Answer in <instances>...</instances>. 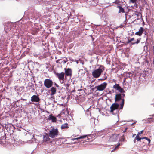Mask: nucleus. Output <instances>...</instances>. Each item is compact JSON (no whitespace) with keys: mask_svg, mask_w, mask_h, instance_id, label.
I'll list each match as a JSON object with an SVG mask.
<instances>
[{"mask_svg":"<svg viewBox=\"0 0 154 154\" xmlns=\"http://www.w3.org/2000/svg\"><path fill=\"white\" fill-rule=\"evenodd\" d=\"M99 67L92 72V75L94 78H98L101 75L105 69V67L102 65H99Z\"/></svg>","mask_w":154,"mask_h":154,"instance_id":"nucleus-1","label":"nucleus"},{"mask_svg":"<svg viewBox=\"0 0 154 154\" xmlns=\"http://www.w3.org/2000/svg\"><path fill=\"white\" fill-rule=\"evenodd\" d=\"M125 97V95L124 94H117L116 95L115 98V101L116 102L119 101L122 99V102L120 104V109H122L123 107L124 104L125 100L123 98Z\"/></svg>","mask_w":154,"mask_h":154,"instance_id":"nucleus-2","label":"nucleus"},{"mask_svg":"<svg viewBox=\"0 0 154 154\" xmlns=\"http://www.w3.org/2000/svg\"><path fill=\"white\" fill-rule=\"evenodd\" d=\"M119 106V104L116 103L112 104L111 107L110 112L113 114H116L119 111V109H118Z\"/></svg>","mask_w":154,"mask_h":154,"instance_id":"nucleus-3","label":"nucleus"},{"mask_svg":"<svg viewBox=\"0 0 154 154\" xmlns=\"http://www.w3.org/2000/svg\"><path fill=\"white\" fill-rule=\"evenodd\" d=\"M59 132L57 129L53 128L50 131L49 135L50 137L54 138L56 137Z\"/></svg>","mask_w":154,"mask_h":154,"instance_id":"nucleus-4","label":"nucleus"},{"mask_svg":"<svg viewBox=\"0 0 154 154\" xmlns=\"http://www.w3.org/2000/svg\"><path fill=\"white\" fill-rule=\"evenodd\" d=\"M107 85V83L106 82H104L97 86H95V88L97 89L99 91H102L106 88Z\"/></svg>","mask_w":154,"mask_h":154,"instance_id":"nucleus-5","label":"nucleus"},{"mask_svg":"<svg viewBox=\"0 0 154 154\" xmlns=\"http://www.w3.org/2000/svg\"><path fill=\"white\" fill-rule=\"evenodd\" d=\"M53 82L51 79H46L44 82V85L47 88H51L52 86Z\"/></svg>","mask_w":154,"mask_h":154,"instance_id":"nucleus-6","label":"nucleus"},{"mask_svg":"<svg viewBox=\"0 0 154 154\" xmlns=\"http://www.w3.org/2000/svg\"><path fill=\"white\" fill-rule=\"evenodd\" d=\"M65 77L66 78V76H69L71 78L72 75V70L70 68H65Z\"/></svg>","mask_w":154,"mask_h":154,"instance_id":"nucleus-7","label":"nucleus"},{"mask_svg":"<svg viewBox=\"0 0 154 154\" xmlns=\"http://www.w3.org/2000/svg\"><path fill=\"white\" fill-rule=\"evenodd\" d=\"M40 100V98L38 95H34L31 97V100L32 102H38Z\"/></svg>","mask_w":154,"mask_h":154,"instance_id":"nucleus-8","label":"nucleus"},{"mask_svg":"<svg viewBox=\"0 0 154 154\" xmlns=\"http://www.w3.org/2000/svg\"><path fill=\"white\" fill-rule=\"evenodd\" d=\"M119 138V135L114 134L110 138L109 140L111 141H116Z\"/></svg>","mask_w":154,"mask_h":154,"instance_id":"nucleus-9","label":"nucleus"},{"mask_svg":"<svg viewBox=\"0 0 154 154\" xmlns=\"http://www.w3.org/2000/svg\"><path fill=\"white\" fill-rule=\"evenodd\" d=\"M143 131L142 130L140 131V133L139 132L137 134L135 137L134 139V143H135L136 140H137V141H141V138H140V137H139V134H142Z\"/></svg>","mask_w":154,"mask_h":154,"instance_id":"nucleus-10","label":"nucleus"},{"mask_svg":"<svg viewBox=\"0 0 154 154\" xmlns=\"http://www.w3.org/2000/svg\"><path fill=\"white\" fill-rule=\"evenodd\" d=\"M144 31V29L143 28L141 27L139 29V31L136 32L135 33V34L140 36L142 35V34L143 33Z\"/></svg>","mask_w":154,"mask_h":154,"instance_id":"nucleus-11","label":"nucleus"},{"mask_svg":"<svg viewBox=\"0 0 154 154\" xmlns=\"http://www.w3.org/2000/svg\"><path fill=\"white\" fill-rule=\"evenodd\" d=\"M65 75V73L63 72L57 74V76L59 79H63Z\"/></svg>","mask_w":154,"mask_h":154,"instance_id":"nucleus-12","label":"nucleus"},{"mask_svg":"<svg viewBox=\"0 0 154 154\" xmlns=\"http://www.w3.org/2000/svg\"><path fill=\"white\" fill-rule=\"evenodd\" d=\"M50 91L51 93L50 94V95L52 96L55 94L56 93V88L54 87H52L51 88Z\"/></svg>","mask_w":154,"mask_h":154,"instance_id":"nucleus-13","label":"nucleus"},{"mask_svg":"<svg viewBox=\"0 0 154 154\" xmlns=\"http://www.w3.org/2000/svg\"><path fill=\"white\" fill-rule=\"evenodd\" d=\"M50 139L49 137V136L46 134L45 135H43V140L45 141H49Z\"/></svg>","mask_w":154,"mask_h":154,"instance_id":"nucleus-14","label":"nucleus"},{"mask_svg":"<svg viewBox=\"0 0 154 154\" xmlns=\"http://www.w3.org/2000/svg\"><path fill=\"white\" fill-rule=\"evenodd\" d=\"M117 8L119 9V13H120L121 12L124 13V9L122 8L121 6H118Z\"/></svg>","mask_w":154,"mask_h":154,"instance_id":"nucleus-15","label":"nucleus"},{"mask_svg":"<svg viewBox=\"0 0 154 154\" xmlns=\"http://www.w3.org/2000/svg\"><path fill=\"white\" fill-rule=\"evenodd\" d=\"M48 119L49 120H51L53 122L55 121L56 120V118L53 116L52 115L49 116Z\"/></svg>","mask_w":154,"mask_h":154,"instance_id":"nucleus-16","label":"nucleus"},{"mask_svg":"<svg viewBox=\"0 0 154 154\" xmlns=\"http://www.w3.org/2000/svg\"><path fill=\"white\" fill-rule=\"evenodd\" d=\"M61 128L62 129L68 128H69L68 124L66 123L63 124L61 125Z\"/></svg>","mask_w":154,"mask_h":154,"instance_id":"nucleus-17","label":"nucleus"},{"mask_svg":"<svg viewBox=\"0 0 154 154\" xmlns=\"http://www.w3.org/2000/svg\"><path fill=\"white\" fill-rule=\"evenodd\" d=\"M120 87V86L118 84H116L113 86V88L116 90H118Z\"/></svg>","mask_w":154,"mask_h":154,"instance_id":"nucleus-18","label":"nucleus"},{"mask_svg":"<svg viewBox=\"0 0 154 154\" xmlns=\"http://www.w3.org/2000/svg\"><path fill=\"white\" fill-rule=\"evenodd\" d=\"M140 38L137 39V41H136V42L135 41L134 42H131V44L132 45H133L135 44H138V43H139L140 42Z\"/></svg>","mask_w":154,"mask_h":154,"instance_id":"nucleus-19","label":"nucleus"},{"mask_svg":"<svg viewBox=\"0 0 154 154\" xmlns=\"http://www.w3.org/2000/svg\"><path fill=\"white\" fill-rule=\"evenodd\" d=\"M126 76L127 77L130 78L132 76V75L130 72H128L126 73Z\"/></svg>","mask_w":154,"mask_h":154,"instance_id":"nucleus-20","label":"nucleus"},{"mask_svg":"<svg viewBox=\"0 0 154 154\" xmlns=\"http://www.w3.org/2000/svg\"><path fill=\"white\" fill-rule=\"evenodd\" d=\"M118 91L121 93H125V91H124V89L121 87L119 88V89Z\"/></svg>","mask_w":154,"mask_h":154,"instance_id":"nucleus-21","label":"nucleus"},{"mask_svg":"<svg viewBox=\"0 0 154 154\" xmlns=\"http://www.w3.org/2000/svg\"><path fill=\"white\" fill-rule=\"evenodd\" d=\"M105 74H106V73H105L104 74V77H103L102 78L99 79L98 80H106L107 79V77L105 75Z\"/></svg>","mask_w":154,"mask_h":154,"instance_id":"nucleus-22","label":"nucleus"},{"mask_svg":"<svg viewBox=\"0 0 154 154\" xmlns=\"http://www.w3.org/2000/svg\"><path fill=\"white\" fill-rule=\"evenodd\" d=\"M87 136V135H85L82 136H80L79 137L77 138L76 139H75V140L77 139L78 140H79V139H82L85 138Z\"/></svg>","mask_w":154,"mask_h":154,"instance_id":"nucleus-23","label":"nucleus"},{"mask_svg":"<svg viewBox=\"0 0 154 154\" xmlns=\"http://www.w3.org/2000/svg\"><path fill=\"white\" fill-rule=\"evenodd\" d=\"M63 60L61 59H58L56 60V62L57 63H63Z\"/></svg>","mask_w":154,"mask_h":154,"instance_id":"nucleus-24","label":"nucleus"},{"mask_svg":"<svg viewBox=\"0 0 154 154\" xmlns=\"http://www.w3.org/2000/svg\"><path fill=\"white\" fill-rule=\"evenodd\" d=\"M134 40V38H131L130 39H128V41L127 42V43H129L131 42V41H133Z\"/></svg>","mask_w":154,"mask_h":154,"instance_id":"nucleus-25","label":"nucleus"},{"mask_svg":"<svg viewBox=\"0 0 154 154\" xmlns=\"http://www.w3.org/2000/svg\"><path fill=\"white\" fill-rule=\"evenodd\" d=\"M119 145H120V144H118L117 146H116V147H115V148L113 149L111 151V152H114V150H115L116 148H117L118 147V146H119Z\"/></svg>","mask_w":154,"mask_h":154,"instance_id":"nucleus-26","label":"nucleus"},{"mask_svg":"<svg viewBox=\"0 0 154 154\" xmlns=\"http://www.w3.org/2000/svg\"><path fill=\"white\" fill-rule=\"evenodd\" d=\"M65 87L67 89H68V87L70 85L68 83L66 84H65Z\"/></svg>","mask_w":154,"mask_h":154,"instance_id":"nucleus-27","label":"nucleus"},{"mask_svg":"<svg viewBox=\"0 0 154 154\" xmlns=\"http://www.w3.org/2000/svg\"><path fill=\"white\" fill-rule=\"evenodd\" d=\"M130 2L133 3H135L137 1V0H130Z\"/></svg>","mask_w":154,"mask_h":154,"instance_id":"nucleus-28","label":"nucleus"},{"mask_svg":"<svg viewBox=\"0 0 154 154\" xmlns=\"http://www.w3.org/2000/svg\"><path fill=\"white\" fill-rule=\"evenodd\" d=\"M146 140L148 141V143L149 144L151 141L150 140L147 138V139Z\"/></svg>","mask_w":154,"mask_h":154,"instance_id":"nucleus-29","label":"nucleus"},{"mask_svg":"<svg viewBox=\"0 0 154 154\" xmlns=\"http://www.w3.org/2000/svg\"><path fill=\"white\" fill-rule=\"evenodd\" d=\"M54 85L55 87H56L58 88H59V86L56 83H55Z\"/></svg>","mask_w":154,"mask_h":154,"instance_id":"nucleus-30","label":"nucleus"},{"mask_svg":"<svg viewBox=\"0 0 154 154\" xmlns=\"http://www.w3.org/2000/svg\"><path fill=\"white\" fill-rule=\"evenodd\" d=\"M60 82L61 83H63L64 82V80L63 79H60Z\"/></svg>","mask_w":154,"mask_h":154,"instance_id":"nucleus-31","label":"nucleus"},{"mask_svg":"<svg viewBox=\"0 0 154 154\" xmlns=\"http://www.w3.org/2000/svg\"><path fill=\"white\" fill-rule=\"evenodd\" d=\"M140 138H141V140L143 139H145L146 140L147 139V137H142V138L140 137Z\"/></svg>","mask_w":154,"mask_h":154,"instance_id":"nucleus-32","label":"nucleus"},{"mask_svg":"<svg viewBox=\"0 0 154 154\" xmlns=\"http://www.w3.org/2000/svg\"><path fill=\"white\" fill-rule=\"evenodd\" d=\"M127 128H126L125 129V130L123 132H125L127 130Z\"/></svg>","mask_w":154,"mask_h":154,"instance_id":"nucleus-33","label":"nucleus"},{"mask_svg":"<svg viewBox=\"0 0 154 154\" xmlns=\"http://www.w3.org/2000/svg\"><path fill=\"white\" fill-rule=\"evenodd\" d=\"M63 63H65L67 62L66 61H65V60H63Z\"/></svg>","mask_w":154,"mask_h":154,"instance_id":"nucleus-34","label":"nucleus"},{"mask_svg":"<svg viewBox=\"0 0 154 154\" xmlns=\"http://www.w3.org/2000/svg\"><path fill=\"white\" fill-rule=\"evenodd\" d=\"M51 100H52V99H54V97H53H53H51Z\"/></svg>","mask_w":154,"mask_h":154,"instance_id":"nucleus-35","label":"nucleus"},{"mask_svg":"<svg viewBox=\"0 0 154 154\" xmlns=\"http://www.w3.org/2000/svg\"><path fill=\"white\" fill-rule=\"evenodd\" d=\"M136 122H134L132 124H131V125H133L134 124H135L136 123Z\"/></svg>","mask_w":154,"mask_h":154,"instance_id":"nucleus-36","label":"nucleus"},{"mask_svg":"<svg viewBox=\"0 0 154 154\" xmlns=\"http://www.w3.org/2000/svg\"><path fill=\"white\" fill-rule=\"evenodd\" d=\"M145 31V32H143V33L144 34H145L146 35V31Z\"/></svg>","mask_w":154,"mask_h":154,"instance_id":"nucleus-37","label":"nucleus"},{"mask_svg":"<svg viewBox=\"0 0 154 154\" xmlns=\"http://www.w3.org/2000/svg\"><path fill=\"white\" fill-rule=\"evenodd\" d=\"M115 3H117V1H116L115 2Z\"/></svg>","mask_w":154,"mask_h":154,"instance_id":"nucleus-38","label":"nucleus"},{"mask_svg":"<svg viewBox=\"0 0 154 154\" xmlns=\"http://www.w3.org/2000/svg\"><path fill=\"white\" fill-rule=\"evenodd\" d=\"M152 121L154 122V119H152Z\"/></svg>","mask_w":154,"mask_h":154,"instance_id":"nucleus-39","label":"nucleus"},{"mask_svg":"<svg viewBox=\"0 0 154 154\" xmlns=\"http://www.w3.org/2000/svg\"><path fill=\"white\" fill-rule=\"evenodd\" d=\"M135 135H136V134H134L133 135V137H134V136H135Z\"/></svg>","mask_w":154,"mask_h":154,"instance_id":"nucleus-40","label":"nucleus"},{"mask_svg":"<svg viewBox=\"0 0 154 154\" xmlns=\"http://www.w3.org/2000/svg\"><path fill=\"white\" fill-rule=\"evenodd\" d=\"M146 63H148V61L146 60Z\"/></svg>","mask_w":154,"mask_h":154,"instance_id":"nucleus-41","label":"nucleus"},{"mask_svg":"<svg viewBox=\"0 0 154 154\" xmlns=\"http://www.w3.org/2000/svg\"><path fill=\"white\" fill-rule=\"evenodd\" d=\"M152 119V118H148L147 119L148 120V119Z\"/></svg>","mask_w":154,"mask_h":154,"instance_id":"nucleus-42","label":"nucleus"},{"mask_svg":"<svg viewBox=\"0 0 154 154\" xmlns=\"http://www.w3.org/2000/svg\"><path fill=\"white\" fill-rule=\"evenodd\" d=\"M153 116H154V114L152 115Z\"/></svg>","mask_w":154,"mask_h":154,"instance_id":"nucleus-43","label":"nucleus"},{"mask_svg":"<svg viewBox=\"0 0 154 154\" xmlns=\"http://www.w3.org/2000/svg\"><path fill=\"white\" fill-rule=\"evenodd\" d=\"M152 105H153V106L154 107V104H152Z\"/></svg>","mask_w":154,"mask_h":154,"instance_id":"nucleus-44","label":"nucleus"},{"mask_svg":"<svg viewBox=\"0 0 154 154\" xmlns=\"http://www.w3.org/2000/svg\"><path fill=\"white\" fill-rule=\"evenodd\" d=\"M146 41L147 40V38H146Z\"/></svg>","mask_w":154,"mask_h":154,"instance_id":"nucleus-45","label":"nucleus"}]
</instances>
